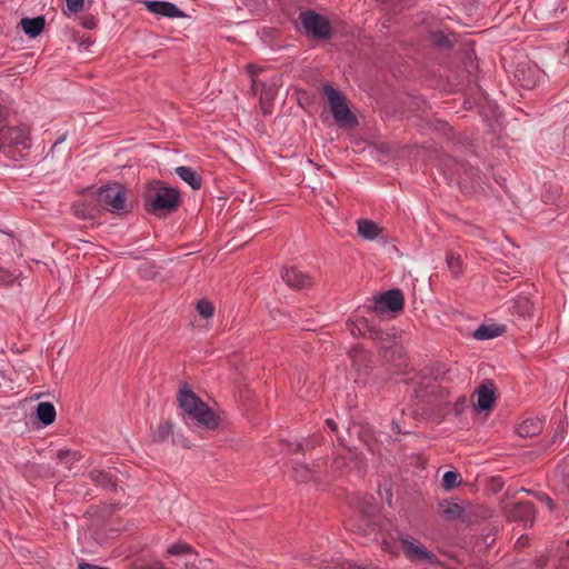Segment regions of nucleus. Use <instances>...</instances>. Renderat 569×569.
<instances>
[{"instance_id":"1","label":"nucleus","mask_w":569,"mask_h":569,"mask_svg":"<svg viewBox=\"0 0 569 569\" xmlns=\"http://www.w3.org/2000/svg\"><path fill=\"white\" fill-rule=\"evenodd\" d=\"M413 395L426 403L425 413L438 423L443 421L450 411V390L441 383L420 377L415 383Z\"/></svg>"},{"instance_id":"2","label":"nucleus","mask_w":569,"mask_h":569,"mask_svg":"<svg viewBox=\"0 0 569 569\" xmlns=\"http://www.w3.org/2000/svg\"><path fill=\"white\" fill-rule=\"evenodd\" d=\"M180 408L187 425L196 423L206 430H216L220 425V417L203 402L187 385H183L177 395Z\"/></svg>"},{"instance_id":"3","label":"nucleus","mask_w":569,"mask_h":569,"mask_svg":"<svg viewBox=\"0 0 569 569\" xmlns=\"http://www.w3.org/2000/svg\"><path fill=\"white\" fill-rule=\"evenodd\" d=\"M180 202L181 196L178 189L167 187L159 180L147 183L143 204L148 213L166 217L176 212Z\"/></svg>"},{"instance_id":"4","label":"nucleus","mask_w":569,"mask_h":569,"mask_svg":"<svg viewBox=\"0 0 569 569\" xmlns=\"http://www.w3.org/2000/svg\"><path fill=\"white\" fill-rule=\"evenodd\" d=\"M31 130L28 126L0 129V152L13 161L24 160L31 148Z\"/></svg>"},{"instance_id":"5","label":"nucleus","mask_w":569,"mask_h":569,"mask_svg":"<svg viewBox=\"0 0 569 569\" xmlns=\"http://www.w3.org/2000/svg\"><path fill=\"white\" fill-rule=\"evenodd\" d=\"M323 94L329 101L332 116L341 127L355 128L358 126L357 117L350 111L346 97L330 84L323 86Z\"/></svg>"},{"instance_id":"6","label":"nucleus","mask_w":569,"mask_h":569,"mask_svg":"<svg viewBox=\"0 0 569 569\" xmlns=\"http://www.w3.org/2000/svg\"><path fill=\"white\" fill-rule=\"evenodd\" d=\"M97 201L103 209L112 213L123 214L129 212L126 189L120 183H108L99 188Z\"/></svg>"},{"instance_id":"7","label":"nucleus","mask_w":569,"mask_h":569,"mask_svg":"<svg viewBox=\"0 0 569 569\" xmlns=\"http://www.w3.org/2000/svg\"><path fill=\"white\" fill-rule=\"evenodd\" d=\"M347 328L355 338H368L375 342L391 340V333L389 330H382L365 317H355L353 319H349L347 321Z\"/></svg>"},{"instance_id":"8","label":"nucleus","mask_w":569,"mask_h":569,"mask_svg":"<svg viewBox=\"0 0 569 569\" xmlns=\"http://www.w3.org/2000/svg\"><path fill=\"white\" fill-rule=\"evenodd\" d=\"M300 21L308 34L318 39H329L332 34L329 21L321 14L307 10L300 13Z\"/></svg>"},{"instance_id":"9","label":"nucleus","mask_w":569,"mask_h":569,"mask_svg":"<svg viewBox=\"0 0 569 569\" xmlns=\"http://www.w3.org/2000/svg\"><path fill=\"white\" fill-rule=\"evenodd\" d=\"M398 541L401 543L403 555L411 562L437 563L438 558L435 553L427 550L422 545L415 542L407 536H399Z\"/></svg>"},{"instance_id":"10","label":"nucleus","mask_w":569,"mask_h":569,"mask_svg":"<svg viewBox=\"0 0 569 569\" xmlns=\"http://www.w3.org/2000/svg\"><path fill=\"white\" fill-rule=\"evenodd\" d=\"M391 333L390 341H377L376 343L379 347L378 355L379 357L389 363H392L397 367H401L406 365L405 349L397 341L396 333L393 329L389 331Z\"/></svg>"},{"instance_id":"11","label":"nucleus","mask_w":569,"mask_h":569,"mask_svg":"<svg viewBox=\"0 0 569 569\" xmlns=\"http://www.w3.org/2000/svg\"><path fill=\"white\" fill-rule=\"evenodd\" d=\"M372 309L379 312H399L405 306V296L400 289H390L373 298Z\"/></svg>"},{"instance_id":"12","label":"nucleus","mask_w":569,"mask_h":569,"mask_svg":"<svg viewBox=\"0 0 569 569\" xmlns=\"http://www.w3.org/2000/svg\"><path fill=\"white\" fill-rule=\"evenodd\" d=\"M281 277L290 288L296 290L309 289L313 284L311 276L302 272L296 267L283 268L281 271Z\"/></svg>"},{"instance_id":"13","label":"nucleus","mask_w":569,"mask_h":569,"mask_svg":"<svg viewBox=\"0 0 569 569\" xmlns=\"http://www.w3.org/2000/svg\"><path fill=\"white\" fill-rule=\"evenodd\" d=\"M476 393L477 402L475 403V409L478 411L490 410L496 400L493 382L491 380H486L476 389Z\"/></svg>"},{"instance_id":"14","label":"nucleus","mask_w":569,"mask_h":569,"mask_svg":"<svg viewBox=\"0 0 569 569\" xmlns=\"http://www.w3.org/2000/svg\"><path fill=\"white\" fill-rule=\"evenodd\" d=\"M146 8L151 13L166 18H184L186 13L181 11L174 3L169 1L148 0L144 1Z\"/></svg>"},{"instance_id":"15","label":"nucleus","mask_w":569,"mask_h":569,"mask_svg":"<svg viewBox=\"0 0 569 569\" xmlns=\"http://www.w3.org/2000/svg\"><path fill=\"white\" fill-rule=\"evenodd\" d=\"M507 517L513 521L532 523L536 518V509L533 503L530 501L517 502L510 509H508Z\"/></svg>"},{"instance_id":"16","label":"nucleus","mask_w":569,"mask_h":569,"mask_svg":"<svg viewBox=\"0 0 569 569\" xmlns=\"http://www.w3.org/2000/svg\"><path fill=\"white\" fill-rule=\"evenodd\" d=\"M359 461L357 457L348 449H343L341 453H338L331 465L330 471L332 476H340L347 472L349 469L358 466Z\"/></svg>"},{"instance_id":"17","label":"nucleus","mask_w":569,"mask_h":569,"mask_svg":"<svg viewBox=\"0 0 569 569\" xmlns=\"http://www.w3.org/2000/svg\"><path fill=\"white\" fill-rule=\"evenodd\" d=\"M456 371L457 368L447 366L446 363L437 362L427 369V375L423 377H426L427 380H431L432 382H451L456 376Z\"/></svg>"},{"instance_id":"18","label":"nucleus","mask_w":569,"mask_h":569,"mask_svg":"<svg viewBox=\"0 0 569 569\" xmlns=\"http://www.w3.org/2000/svg\"><path fill=\"white\" fill-rule=\"evenodd\" d=\"M515 77L525 89H533L539 80L540 73L527 64H519L515 71Z\"/></svg>"},{"instance_id":"19","label":"nucleus","mask_w":569,"mask_h":569,"mask_svg":"<svg viewBox=\"0 0 569 569\" xmlns=\"http://www.w3.org/2000/svg\"><path fill=\"white\" fill-rule=\"evenodd\" d=\"M90 480L97 485L98 487H101L104 490L108 491H116L117 490V478L116 476L106 470L101 469H93L89 472Z\"/></svg>"},{"instance_id":"20","label":"nucleus","mask_w":569,"mask_h":569,"mask_svg":"<svg viewBox=\"0 0 569 569\" xmlns=\"http://www.w3.org/2000/svg\"><path fill=\"white\" fill-rule=\"evenodd\" d=\"M348 356L352 367L357 370H367L369 368L370 353L361 345L353 346L348 351Z\"/></svg>"},{"instance_id":"21","label":"nucleus","mask_w":569,"mask_h":569,"mask_svg":"<svg viewBox=\"0 0 569 569\" xmlns=\"http://www.w3.org/2000/svg\"><path fill=\"white\" fill-rule=\"evenodd\" d=\"M20 26L27 36L30 38H36L42 33L46 26V20L43 16L34 18H22L20 20Z\"/></svg>"},{"instance_id":"22","label":"nucleus","mask_w":569,"mask_h":569,"mask_svg":"<svg viewBox=\"0 0 569 569\" xmlns=\"http://www.w3.org/2000/svg\"><path fill=\"white\" fill-rule=\"evenodd\" d=\"M543 420L540 418H528L517 428V433L521 438H530L539 435L543 429Z\"/></svg>"},{"instance_id":"23","label":"nucleus","mask_w":569,"mask_h":569,"mask_svg":"<svg viewBox=\"0 0 569 569\" xmlns=\"http://www.w3.org/2000/svg\"><path fill=\"white\" fill-rule=\"evenodd\" d=\"M321 473L320 466L316 465L315 468H309L305 465H297L292 469V477L297 482H308L310 480L319 479Z\"/></svg>"},{"instance_id":"24","label":"nucleus","mask_w":569,"mask_h":569,"mask_svg":"<svg viewBox=\"0 0 569 569\" xmlns=\"http://www.w3.org/2000/svg\"><path fill=\"white\" fill-rule=\"evenodd\" d=\"M178 177L188 183L193 190H199L202 187V178L192 168L180 166L174 169Z\"/></svg>"},{"instance_id":"25","label":"nucleus","mask_w":569,"mask_h":569,"mask_svg":"<svg viewBox=\"0 0 569 569\" xmlns=\"http://www.w3.org/2000/svg\"><path fill=\"white\" fill-rule=\"evenodd\" d=\"M36 416L43 426H50L54 422L57 412L54 406L49 401L39 402L36 408Z\"/></svg>"},{"instance_id":"26","label":"nucleus","mask_w":569,"mask_h":569,"mask_svg":"<svg viewBox=\"0 0 569 569\" xmlns=\"http://www.w3.org/2000/svg\"><path fill=\"white\" fill-rule=\"evenodd\" d=\"M357 224L359 236L366 240H375L382 231V228L372 220L359 219Z\"/></svg>"},{"instance_id":"27","label":"nucleus","mask_w":569,"mask_h":569,"mask_svg":"<svg viewBox=\"0 0 569 569\" xmlns=\"http://www.w3.org/2000/svg\"><path fill=\"white\" fill-rule=\"evenodd\" d=\"M505 332V326L480 325L475 331L473 337L477 340H489L501 336Z\"/></svg>"},{"instance_id":"28","label":"nucleus","mask_w":569,"mask_h":569,"mask_svg":"<svg viewBox=\"0 0 569 569\" xmlns=\"http://www.w3.org/2000/svg\"><path fill=\"white\" fill-rule=\"evenodd\" d=\"M259 88H261L260 100L262 103L263 111L268 112V110L264 108V104L267 102H272V100L274 99L277 92L276 83L267 86V83L264 82H259L258 80L252 79V90L257 93Z\"/></svg>"},{"instance_id":"29","label":"nucleus","mask_w":569,"mask_h":569,"mask_svg":"<svg viewBox=\"0 0 569 569\" xmlns=\"http://www.w3.org/2000/svg\"><path fill=\"white\" fill-rule=\"evenodd\" d=\"M441 515L447 520H457L463 517L465 509L456 502L443 500L439 503Z\"/></svg>"},{"instance_id":"30","label":"nucleus","mask_w":569,"mask_h":569,"mask_svg":"<svg viewBox=\"0 0 569 569\" xmlns=\"http://www.w3.org/2000/svg\"><path fill=\"white\" fill-rule=\"evenodd\" d=\"M173 431V423L170 421L161 422L152 431L151 437L154 442H163Z\"/></svg>"},{"instance_id":"31","label":"nucleus","mask_w":569,"mask_h":569,"mask_svg":"<svg viewBox=\"0 0 569 569\" xmlns=\"http://www.w3.org/2000/svg\"><path fill=\"white\" fill-rule=\"evenodd\" d=\"M57 458L61 463L66 465L69 470H71L72 466L80 460L81 456L77 451L62 449L58 451Z\"/></svg>"},{"instance_id":"32","label":"nucleus","mask_w":569,"mask_h":569,"mask_svg":"<svg viewBox=\"0 0 569 569\" xmlns=\"http://www.w3.org/2000/svg\"><path fill=\"white\" fill-rule=\"evenodd\" d=\"M447 266L455 278H459L463 273V263L460 256L450 253L447 256Z\"/></svg>"},{"instance_id":"33","label":"nucleus","mask_w":569,"mask_h":569,"mask_svg":"<svg viewBox=\"0 0 569 569\" xmlns=\"http://www.w3.org/2000/svg\"><path fill=\"white\" fill-rule=\"evenodd\" d=\"M515 312L518 315L526 317L530 316L533 310L532 302L527 297H518L513 305Z\"/></svg>"},{"instance_id":"34","label":"nucleus","mask_w":569,"mask_h":569,"mask_svg":"<svg viewBox=\"0 0 569 569\" xmlns=\"http://www.w3.org/2000/svg\"><path fill=\"white\" fill-rule=\"evenodd\" d=\"M557 478L560 485L569 492V459H565L557 467Z\"/></svg>"},{"instance_id":"35","label":"nucleus","mask_w":569,"mask_h":569,"mask_svg":"<svg viewBox=\"0 0 569 569\" xmlns=\"http://www.w3.org/2000/svg\"><path fill=\"white\" fill-rule=\"evenodd\" d=\"M461 483V476L456 471H447L442 477V488L451 490Z\"/></svg>"},{"instance_id":"36","label":"nucleus","mask_w":569,"mask_h":569,"mask_svg":"<svg viewBox=\"0 0 569 569\" xmlns=\"http://www.w3.org/2000/svg\"><path fill=\"white\" fill-rule=\"evenodd\" d=\"M321 440H322L321 436L315 435V436L306 439L303 443H300V442L297 443L295 446V449H290V451L296 453V452L306 451L308 449H313V448H316L317 446L320 445Z\"/></svg>"},{"instance_id":"37","label":"nucleus","mask_w":569,"mask_h":569,"mask_svg":"<svg viewBox=\"0 0 569 569\" xmlns=\"http://www.w3.org/2000/svg\"><path fill=\"white\" fill-rule=\"evenodd\" d=\"M199 315L206 319L211 318L214 313V307L209 300L202 299L197 303Z\"/></svg>"},{"instance_id":"38","label":"nucleus","mask_w":569,"mask_h":569,"mask_svg":"<svg viewBox=\"0 0 569 569\" xmlns=\"http://www.w3.org/2000/svg\"><path fill=\"white\" fill-rule=\"evenodd\" d=\"M192 552V547L184 542L173 543L168 548V553L172 556L187 555Z\"/></svg>"},{"instance_id":"39","label":"nucleus","mask_w":569,"mask_h":569,"mask_svg":"<svg viewBox=\"0 0 569 569\" xmlns=\"http://www.w3.org/2000/svg\"><path fill=\"white\" fill-rule=\"evenodd\" d=\"M520 491H526L530 495H533L537 500L546 503L550 511L555 510V503H553L552 499L546 492H542V491L533 492L531 490L525 489L523 487L520 489Z\"/></svg>"},{"instance_id":"40","label":"nucleus","mask_w":569,"mask_h":569,"mask_svg":"<svg viewBox=\"0 0 569 569\" xmlns=\"http://www.w3.org/2000/svg\"><path fill=\"white\" fill-rule=\"evenodd\" d=\"M467 408V399L465 396L459 397L453 403L452 410L457 417H460Z\"/></svg>"},{"instance_id":"41","label":"nucleus","mask_w":569,"mask_h":569,"mask_svg":"<svg viewBox=\"0 0 569 569\" xmlns=\"http://www.w3.org/2000/svg\"><path fill=\"white\" fill-rule=\"evenodd\" d=\"M73 211L77 217L82 219L91 217V213L87 211L86 206L81 202H77L73 204Z\"/></svg>"},{"instance_id":"42","label":"nucleus","mask_w":569,"mask_h":569,"mask_svg":"<svg viewBox=\"0 0 569 569\" xmlns=\"http://www.w3.org/2000/svg\"><path fill=\"white\" fill-rule=\"evenodd\" d=\"M565 439V426H563V422L561 421L557 429L555 430V433L551 438V445L556 443L558 440L559 441H562Z\"/></svg>"},{"instance_id":"43","label":"nucleus","mask_w":569,"mask_h":569,"mask_svg":"<svg viewBox=\"0 0 569 569\" xmlns=\"http://www.w3.org/2000/svg\"><path fill=\"white\" fill-rule=\"evenodd\" d=\"M82 27L92 30L98 26V20L93 16H84L81 22Z\"/></svg>"},{"instance_id":"44","label":"nucleus","mask_w":569,"mask_h":569,"mask_svg":"<svg viewBox=\"0 0 569 569\" xmlns=\"http://www.w3.org/2000/svg\"><path fill=\"white\" fill-rule=\"evenodd\" d=\"M67 7L71 12H79L83 9V0H67Z\"/></svg>"},{"instance_id":"45","label":"nucleus","mask_w":569,"mask_h":569,"mask_svg":"<svg viewBox=\"0 0 569 569\" xmlns=\"http://www.w3.org/2000/svg\"><path fill=\"white\" fill-rule=\"evenodd\" d=\"M465 174L470 178L475 183L480 184L481 178L479 176V171L476 168H468L465 170Z\"/></svg>"},{"instance_id":"46","label":"nucleus","mask_w":569,"mask_h":569,"mask_svg":"<svg viewBox=\"0 0 569 569\" xmlns=\"http://www.w3.org/2000/svg\"><path fill=\"white\" fill-rule=\"evenodd\" d=\"M391 426H392V430L397 435H409L411 432L409 429L402 428L400 421L396 418L392 419Z\"/></svg>"},{"instance_id":"47","label":"nucleus","mask_w":569,"mask_h":569,"mask_svg":"<svg viewBox=\"0 0 569 569\" xmlns=\"http://www.w3.org/2000/svg\"><path fill=\"white\" fill-rule=\"evenodd\" d=\"M131 569H164V567L160 562L149 565L133 563Z\"/></svg>"},{"instance_id":"48","label":"nucleus","mask_w":569,"mask_h":569,"mask_svg":"<svg viewBox=\"0 0 569 569\" xmlns=\"http://www.w3.org/2000/svg\"><path fill=\"white\" fill-rule=\"evenodd\" d=\"M325 425L327 428H329L331 430L332 433L337 435L338 426L333 419H330V418L326 419Z\"/></svg>"},{"instance_id":"49","label":"nucleus","mask_w":569,"mask_h":569,"mask_svg":"<svg viewBox=\"0 0 569 569\" xmlns=\"http://www.w3.org/2000/svg\"><path fill=\"white\" fill-rule=\"evenodd\" d=\"M67 138V134H62L51 147V150L47 153L46 158H48L49 156L53 157V152H54V149L57 148L58 144L62 143Z\"/></svg>"},{"instance_id":"50","label":"nucleus","mask_w":569,"mask_h":569,"mask_svg":"<svg viewBox=\"0 0 569 569\" xmlns=\"http://www.w3.org/2000/svg\"><path fill=\"white\" fill-rule=\"evenodd\" d=\"M449 43L448 39L445 36H440L436 39V44L439 47L447 46Z\"/></svg>"},{"instance_id":"51","label":"nucleus","mask_w":569,"mask_h":569,"mask_svg":"<svg viewBox=\"0 0 569 569\" xmlns=\"http://www.w3.org/2000/svg\"><path fill=\"white\" fill-rule=\"evenodd\" d=\"M492 482L496 485V488H495L496 491L500 490L503 486V481L500 477L493 478Z\"/></svg>"},{"instance_id":"52","label":"nucleus","mask_w":569,"mask_h":569,"mask_svg":"<svg viewBox=\"0 0 569 569\" xmlns=\"http://www.w3.org/2000/svg\"><path fill=\"white\" fill-rule=\"evenodd\" d=\"M375 511H376V507H375V506H372V505H370V506H369V508H368V510H366V511H365V513H366L367 516H371V515H373V513H375Z\"/></svg>"},{"instance_id":"53","label":"nucleus","mask_w":569,"mask_h":569,"mask_svg":"<svg viewBox=\"0 0 569 569\" xmlns=\"http://www.w3.org/2000/svg\"><path fill=\"white\" fill-rule=\"evenodd\" d=\"M253 68H254V67H253L252 64H248L249 72H250L251 74H254V72H256Z\"/></svg>"},{"instance_id":"54","label":"nucleus","mask_w":569,"mask_h":569,"mask_svg":"<svg viewBox=\"0 0 569 569\" xmlns=\"http://www.w3.org/2000/svg\"><path fill=\"white\" fill-rule=\"evenodd\" d=\"M337 438H338L339 443H340L341 446H343V440H342V438H341V437H339L338 435H337Z\"/></svg>"},{"instance_id":"55","label":"nucleus","mask_w":569,"mask_h":569,"mask_svg":"<svg viewBox=\"0 0 569 569\" xmlns=\"http://www.w3.org/2000/svg\"><path fill=\"white\" fill-rule=\"evenodd\" d=\"M182 446H183L184 448H190L189 443H188V442H186V441H183V442H182Z\"/></svg>"},{"instance_id":"56","label":"nucleus","mask_w":569,"mask_h":569,"mask_svg":"<svg viewBox=\"0 0 569 569\" xmlns=\"http://www.w3.org/2000/svg\"><path fill=\"white\" fill-rule=\"evenodd\" d=\"M383 546H385V548H383V549H385V550H388V548H387V546H388L387 541H383Z\"/></svg>"}]
</instances>
